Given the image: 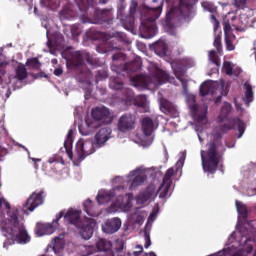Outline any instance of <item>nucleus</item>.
I'll return each mask as SVG.
<instances>
[{"label":"nucleus","instance_id":"nucleus-1","mask_svg":"<svg viewBox=\"0 0 256 256\" xmlns=\"http://www.w3.org/2000/svg\"><path fill=\"white\" fill-rule=\"evenodd\" d=\"M236 126H238L240 132L239 138H241L244 133V128L243 122L238 118L230 120L229 124H220L213 128L211 132L212 139L207 143L206 156L205 151H201V161L204 172L214 174L217 171L218 165L226 151L223 145V136Z\"/></svg>","mask_w":256,"mask_h":256},{"label":"nucleus","instance_id":"nucleus-2","mask_svg":"<svg viewBox=\"0 0 256 256\" xmlns=\"http://www.w3.org/2000/svg\"><path fill=\"white\" fill-rule=\"evenodd\" d=\"M163 2H159L157 6L148 7L140 25V33L143 39H151L157 34L156 20L162 14Z\"/></svg>","mask_w":256,"mask_h":256},{"label":"nucleus","instance_id":"nucleus-3","mask_svg":"<svg viewBox=\"0 0 256 256\" xmlns=\"http://www.w3.org/2000/svg\"><path fill=\"white\" fill-rule=\"evenodd\" d=\"M8 222L11 224V234L14 240L21 245H26L31 241V238L24 226L19 222V210L15 209L8 211Z\"/></svg>","mask_w":256,"mask_h":256},{"label":"nucleus","instance_id":"nucleus-4","mask_svg":"<svg viewBox=\"0 0 256 256\" xmlns=\"http://www.w3.org/2000/svg\"><path fill=\"white\" fill-rule=\"evenodd\" d=\"M113 244L110 240L99 238L94 245L84 246L82 251V256H91L96 252H102L101 254H96L95 256H115L112 251Z\"/></svg>","mask_w":256,"mask_h":256},{"label":"nucleus","instance_id":"nucleus-5","mask_svg":"<svg viewBox=\"0 0 256 256\" xmlns=\"http://www.w3.org/2000/svg\"><path fill=\"white\" fill-rule=\"evenodd\" d=\"M113 10L112 9H103V10H96L94 12L93 19L87 17L85 20H83V23H90V24H96L101 25L104 29L111 28L113 24Z\"/></svg>","mask_w":256,"mask_h":256},{"label":"nucleus","instance_id":"nucleus-6","mask_svg":"<svg viewBox=\"0 0 256 256\" xmlns=\"http://www.w3.org/2000/svg\"><path fill=\"white\" fill-rule=\"evenodd\" d=\"M86 62L93 67L98 66V59L91 56L89 53H82L81 51H76L72 53L70 59V66L74 69H83L85 67Z\"/></svg>","mask_w":256,"mask_h":256},{"label":"nucleus","instance_id":"nucleus-7","mask_svg":"<svg viewBox=\"0 0 256 256\" xmlns=\"http://www.w3.org/2000/svg\"><path fill=\"white\" fill-rule=\"evenodd\" d=\"M45 197L46 194L44 189H41L38 192H32L23 205L24 213H27V211L32 213V211H35L38 207L42 206L44 204Z\"/></svg>","mask_w":256,"mask_h":256},{"label":"nucleus","instance_id":"nucleus-8","mask_svg":"<svg viewBox=\"0 0 256 256\" xmlns=\"http://www.w3.org/2000/svg\"><path fill=\"white\" fill-rule=\"evenodd\" d=\"M96 148H98V146L95 144V142H84L83 140H79L75 148L78 160L83 161L86 159V157H89V155H93L96 152Z\"/></svg>","mask_w":256,"mask_h":256},{"label":"nucleus","instance_id":"nucleus-9","mask_svg":"<svg viewBox=\"0 0 256 256\" xmlns=\"http://www.w3.org/2000/svg\"><path fill=\"white\" fill-rule=\"evenodd\" d=\"M136 124L137 116L130 113H126L119 118L118 130L122 133H126L128 131H132L133 129H135Z\"/></svg>","mask_w":256,"mask_h":256},{"label":"nucleus","instance_id":"nucleus-10","mask_svg":"<svg viewBox=\"0 0 256 256\" xmlns=\"http://www.w3.org/2000/svg\"><path fill=\"white\" fill-rule=\"evenodd\" d=\"M141 69V61L140 59L133 60L129 63L124 64H114L112 66V70L115 71L118 75L121 73H127L128 75L131 73H135Z\"/></svg>","mask_w":256,"mask_h":256},{"label":"nucleus","instance_id":"nucleus-11","mask_svg":"<svg viewBox=\"0 0 256 256\" xmlns=\"http://www.w3.org/2000/svg\"><path fill=\"white\" fill-rule=\"evenodd\" d=\"M153 79L149 75L136 74L130 76V84L138 90H147L151 87Z\"/></svg>","mask_w":256,"mask_h":256},{"label":"nucleus","instance_id":"nucleus-12","mask_svg":"<svg viewBox=\"0 0 256 256\" xmlns=\"http://www.w3.org/2000/svg\"><path fill=\"white\" fill-rule=\"evenodd\" d=\"M63 215H64V211H60L59 214L57 215L56 220H54L53 223L37 225L36 234L39 236L53 234L56 231V229L59 227V220L63 217Z\"/></svg>","mask_w":256,"mask_h":256},{"label":"nucleus","instance_id":"nucleus-13","mask_svg":"<svg viewBox=\"0 0 256 256\" xmlns=\"http://www.w3.org/2000/svg\"><path fill=\"white\" fill-rule=\"evenodd\" d=\"M123 10L124 7L122 6L117 14V18L120 19L122 25L124 26V28L126 30H132L135 27V12L137 10L136 7H131L130 8V14L128 16H126L125 18L123 17Z\"/></svg>","mask_w":256,"mask_h":256},{"label":"nucleus","instance_id":"nucleus-14","mask_svg":"<svg viewBox=\"0 0 256 256\" xmlns=\"http://www.w3.org/2000/svg\"><path fill=\"white\" fill-rule=\"evenodd\" d=\"M82 211L80 210H74L69 209L67 213L63 215L66 222L69 224L74 225L76 228L83 227V224L85 223V219L81 218Z\"/></svg>","mask_w":256,"mask_h":256},{"label":"nucleus","instance_id":"nucleus-15","mask_svg":"<svg viewBox=\"0 0 256 256\" xmlns=\"http://www.w3.org/2000/svg\"><path fill=\"white\" fill-rule=\"evenodd\" d=\"M91 116L95 121H102L104 124H110L112 122L110 110L104 106L92 109Z\"/></svg>","mask_w":256,"mask_h":256},{"label":"nucleus","instance_id":"nucleus-16","mask_svg":"<svg viewBox=\"0 0 256 256\" xmlns=\"http://www.w3.org/2000/svg\"><path fill=\"white\" fill-rule=\"evenodd\" d=\"M96 226V222L94 219L84 218V223L82 227H78L80 229V235L84 240H90L94 234V228Z\"/></svg>","mask_w":256,"mask_h":256},{"label":"nucleus","instance_id":"nucleus-17","mask_svg":"<svg viewBox=\"0 0 256 256\" xmlns=\"http://www.w3.org/2000/svg\"><path fill=\"white\" fill-rule=\"evenodd\" d=\"M111 133V128H100L95 134L94 145L97 146V148H101L110 139Z\"/></svg>","mask_w":256,"mask_h":256},{"label":"nucleus","instance_id":"nucleus-18","mask_svg":"<svg viewBox=\"0 0 256 256\" xmlns=\"http://www.w3.org/2000/svg\"><path fill=\"white\" fill-rule=\"evenodd\" d=\"M122 222L118 217L106 220L102 225V231L106 234H114L121 228Z\"/></svg>","mask_w":256,"mask_h":256},{"label":"nucleus","instance_id":"nucleus-19","mask_svg":"<svg viewBox=\"0 0 256 256\" xmlns=\"http://www.w3.org/2000/svg\"><path fill=\"white\" fill-rule=\"evenodd\" d=\"M160 110L161 112H164V114L170 115L173 117H176L178 115L176 106L165 98H162L160 100Z\"/></svg>","mask_w":256,"mask_h":256},{"label":"nucleus","instance_id":"nucleus-20","mask_svg":"<svg viewBox=\"0 0 256 256\" xmlns=\"http://www.w3.org/2000/svg\"><path fill=\"white\" fill-rule=\"evenodd\" d=\"M138 173L139 172H137V171H132L128 175V178L134 177L131 182L130 190L137 189V187H141L147 180V175H145L143 173H141V174H138Z\"/></svg>","mask_w":256,"mask_h":256},{"label":"nucleus","instance_id":"nucleus-21","mask_svg":"<svg viewBox=\"0 0 256 256\" xmlns=\"http://www.w3.org/2000/svg\"><path fill=\"white\" fill-rule=\"evenodd\" d=\"M244 88V97L242 98L247 107L251 106L253 103L254 94H253V85L250 82L246 81L243 85Z\"/></svg>","mask_w":256,"mask_h":256},{"label":"nucleus","instance_id":"nucleus-22","mask_svg":"<svg viewBox=\"0 0 256 256\" xmlns=\"http://www.w3.org/2000/svg\"><path fill=\"white\" fill-rule=\"evenodd\" d=\"M177 11L178 10L176 8H171L168 12H166V17L161 21L162 26L168 29H173Z\"/></svg>","mask_w":256,"mask_h":256},{"label":"nucleus","instance_id":"nucleus-23","mask_svg":"<svg viewBox=\"0 0 256 256\" xmlns=\"http://www.w3.org/2000/svg\"><path fill=\"white\" fill-rule=\"evenodd\" d=\"M115 197V189H111L110 191H103L102 193H98L96 196V200L99 205H104L112 201Z\"/></svg>","mask_w":256,"mask_h":256},{"label":"nucleus","instance_id":"nucleus-24","mask_svg":"<svg viewBox=\"0 0 256 256\" xmlns=\"http://www.w3.org/2000/svg\"><path fill=\"white\" fill-rule=\"evenodd\" d=\"M141 124L144 135L147 137L152 136L153 132L155 131L154 121L150 117H145L142 119Z\"/></svg>","mask_w":256,"mask_h":256},{"label":"nucleus","instance_id":"nucleus-25","mask_svg":"<svg viewBox=\"0 0 256 256\" xmlns=\"http://www.w3.org/2000/svg\"><path fill=\"white\" fill-rule=\"evenodd\" d=\"M216 89L213 86V81L208 80L201 84L200 86V95L201 97H206L208 95L215 96Z\"/></svg>","mask_w":256,"mask_h":256},{"label":"nucleus","instance_id":"nucleus-26","mask_svg":"<svg viewBox=\"0 0 256 256\" xmlns=\"http://www.w3.org/2000/svg\"><path fill=\"white\" fill-rule=\"evenodd\" d=\"M150 47L153 48L155 54H157L158 56L163 57V56H166L167 54L168 45L163 40H159L155 42Z\"/></svg>","mask_w":256,"mask_h":256},{"label":"nucleus","instance_id":"nucleus-27","mask_svg":"<svg viewBox=\"0 0 256 256\" xmlns=\"http://www.w3.org/2000/svg\"><path fill=\"white\" fill-rule=\"evenodd\" d=\"M153 78L156 80L158 85H162L169 81L170 75L164 70H160V68H155V71L152 74Z\"/></svg>","mask_w":256,"mask_h":256},{"label":"nucleus","instance_id":"nucleus-28","mask_svg":"<svg viewBox=\"0 0 256 256\" xmlns=\"http://www.w3.org/2000/svg\"><path fill=\"white\" fill-rule=\"evenodd\" d=\"M29 76V72L26 68V65L24 64H19L16 68H15V78L18 81H24L28 78Z\"/></svg>","mask_w":256,"mask_h":256},{"label":"nucleus","instance_id":"nucleus-29","mask_svg":"<svg viewBox=\"0 0 256 256\" xmlns=\"http://www.w3.org/2000/svg\"><path fill=\"white\" fill-rule=\"evenodd\" d=\"M171 186H172V184H169L167 182H162V184L159 186V188L157 190L158 197L160 199H166V198L170 197V195H171V192H170Z\"/></svg>","mask_w":256,"mask_h":256},{"label":"nucleus","instance_id":"nucleus-30","mask_svg":"<svg viewBox=\"0 0 256 256\" xmlns=\"http://www.w3.org/2000/svg\"><path fill=\"white\" fill-rule=\"evenodd\" d=\"M85 37L90 41H99L104 38V33L96 30L95 28H90L86 31Z\"/></svg>","mask_w":256,"mask_h":256},{"label":"nucleus","instance_id":"nucleus-31","mask_svg":"<svg viewBox=\"0 0 256 256\" xmlns=\"http://www.w3.org/2000/svg\"><path fill=\"white\" fill-rule=\"evenodd\" d=\"M154 193V188L149 187L138 195L137 202L141 204L148 202L153 197Z\"/></svg>","mask_w":256,"mask_h":256},{"label":"nucleus","instance_id":"nucleus-32","mask_svg":"<svg viewBox=\"0 0 256 256\" xmlns=\"http://www.w3.org/2000/svg\"><path fill=\"white\" fill-rule=\"evenodd\" d=\"M72 144H73V130H69L67 134V138L64 143V147L69 159L71 160L73 159Z\"/></svg>","mask_w":256,"mask_h":256},{"label":"nucleus","instance_id":"nucleus-33","mask_svg":"<svg viewBox=\"0 0 256 256\" xmlns=\"http://www.w3.org/2000/svg\"><path fill=\"white\" fill-rule=\"evenodd\" d=\"M83 208H84L85 213L89 217H98V213H96V211L94 210L93 201L91 199H87L83 203Z\"/></svg>","mask_w":256,"mask_h":256},{"label":"nucleus","instance_id":"nucleus-34","mask_svg":"<svg viewBox=\"0 0 256 256\" xmlns=\"http://www.w3.org/2000/svg\"><path fill=\"white\" fill-rule=\"evenodd\" d=\"M81 12H86L90 7L94 6L93 0H74Z\"/></svg>","mask_w":256,"mask_h":256},{"label":"nucleus","instance_id":"nucleus-35","mask_svg":"<svg viewBox=\"0 0 256 256\" xmlns=\"http://www.w3.org/2000/svg\"><path fill=\"white\" fill-rule=\"evenodd\" d=\"M186 73V70H181V68H176L175 76L182 83V87L185 93H187L188 83L186 79L183 77Z\"/></svg>","mask_w":256,"mask_h":256},{"label":"nucleus","instance_id":"nucleus-36","mask_svg":"<svg viewBox=\"0 0 256 256\" xmlns=\"http://www.w3.org/2000/svg\"><path fill=\"white\" fill-rule=\"evenodd\" d=\"M231 111L232 105L230 103H224V106H222V110L220 111V115L218 117L220 122H224L228 118Z\"/></svg>","mask_w":256,"mask_h":256},{"label":"nucleus","instance_id":"nucleus-37","mask_svg":"<svg viewBox=\"0 0 256 256\" xmlns=\"http://www.w3.org/2000/svg\"><path fill=\"white\" fill-rule=\"evenodd\" d=\"M134 105H136L139 108L143 109V112H146L148 110V103H147V97L146 95H139L134 100Z\"/></svg>","mask_w":256,"mask_h":256},{"label":"nucleus","instance_id":"nucleus-38","mask_svg":"<svg viewBox=\"0 0 256 256\" xmlns=\"http://www.w3.org/2000/svg\"><path fill=\"white\" fill-rule=\"evenodd\" d=\"M109 86L112 90L120 91L123 89L124 83L119 77H112Z\"/></svg>","mask_w":256,"mask_h":256},{"label":"nucleus","instance_id":"nucleus-39","mask_svg":"<svg viewBox=\"0 0 256 256\" xmlns=\"http://www.w3.org/2000/svg\"><path fill=\"white\" fill-rule=\"evenodd\" d=\"M114 41H118L119 43H124V45H130L131 43L128 37L126 36V34L123 32H116L115 38L113 41H111V43H114Z\"/></svg>","mask_w":256,"mask_h":256},{"label":"nucleus","instance_id":"nucleus-40","mask_svg":"<svg viewBox=\"0 0 256 256\" xmlns=\"http://www.w3.org/2000/svg\"><path fill=\"white\" fill-rule=\"evenodd\" d=\"M198 1L199 0H180V6L189 12L193 10Z\"/></svg>","mask_w":256,"mask_h":256},{"label":"nucleus","instance_id":"nucleus-41","mask_svg":"<svg viewBox=\"0 0 256 256\" xmlns=\"http://www.w3.org/2000/svg\"><path fill=\"white\" fill-rule=\"evenodd\" d=\"M213 46L216 48L218 54L223 52L222 36L221 33L217 34L213 41Z\"/></svg>","mask_w":256,"mask_h":256},{"label":"nucleus","instance_id":"nucleus-42","mask_svg":"<svg viewBox=\"0 0 256 256\" xmlns=\"http://www.w3.org/2000/svg\"><path fill=\"white\" fill-rule=\"evenodd\" d=\"M25 66H28L34 70H39L41 68V63L38 58H30L27 60Z\"/></svg>","mask_w":256,"mask_h":256},{"label":"nucleus","instance_id":"nucleus-43","mask_svg":"<svg viewBox=\"0 0 256 256\" xmlns=\"http://www.w3.org/2000/svg\"><path fill=\"white\" fill-rule=\"evenodd\" d=\"M201 6H202V8H203L205 11H207V12H209V13H216V12H217V7H216L215 4L212 3V2L203 1V2L201 3Z\"/></svg>","mask_w":256,"mask_h":256},{"label":"nucleus","instance_id":"nucleus-44","mask_svg":"<svg viewBox=\"0 0 256 256\" xmlns=\"http://www.w3.org/2000/svg\"><path fill=\"white\" fill-rule=\"evenodd\" d=\"M70 33H71V38L75 40L77 37H79L82 33L81 27H79V24H73L70 27Z\"/></svg>","mask_w":256,"mask_h":256},{"label":"nucleus","instance_id":"nucleus-45","mask_svg":"<svg viewBox=\"0 0 256 256\" xmlns=\"http://www.w3.org/2000/svg\"><path fill=\"white\" fill-rule=\"evenodd\" d=\"M109 77L107 70H98L95 75V82L98 84L101 81L106 80Z\"/></svg>","mask_w":256,"mask_h":256},{"label":"nucleus","instance_id":"nucleus-46","mask_svg":"<svg viewBox=\"0 0 256 256\" xmlns=\"http://www.w3.org/2000/svg\"><path fill=\"white\" fill-rule=\"evenodd\" d=\"M208 57H209V60H210L213 64H215L217 67H219V66L221 65L220 59H219V57H218V55H217V53H216L215 50L209 51Z\"/></svg>","mask_w":256,"mask_h":256},{"label":"nucleus","instance_id":"nucleus-47","mask_svg":"<svg viewBox=\"0 0 256 256\" xmlns=\"http://www.w3.org/2000/svg\"><path fill=\"white\" fill-rule=\"evenodd\" d=\"M175 174V170L173 168H170L166 171V175H164V179H162V182L169 183L172 185V177Z\"/></svg>","mask_w":256,"mask_h":256},{"label":"nucleus","instance_id":"nucleus-48","mask_svg":"<svg viewBox=\"0 0 256 256\" xmlns=\"http://www.w3.org/2000/svg\"><path fill=\"white\" fill-rule=\"evenodd\" d=\"M64 248V240L61 239L60 237H56L54 239V246L53 249L55 250V252L60 251Z\"/></svg>","mask_w":256,"mask_h":256},{"label":"nucleus","instance_id":"nucleus-49","mask_svg":"<svg viewBox=\"0 0 256 256\" xmlns=\"http://www.w3.org/2000/svg\"><path fill=\"white\" fill-rule=\"evenodd\" d=\"M224 43H226V49L228 51L235 50V45L233 44V39L231 36L229 35L224 36Z\"/></svg>","mask_w":256,"mask_h":256},{"label":"nucleus","instance_id":"nucleus-50","mask_svg":"<svg viewBox=\"0 0 256 256\" xmlns=\"http://www.w3.org/2000/svg\"><path fill=\"white\" fill-rule=\"evenodd\" d=\"M236 208L240 215H247L248 211L246 205H244L242 202L236 200Z\"/></svg>","mask_w":256,"mask_h":256},{"label":"nucleus","instance_id":"nucleus-51","mask_svg":"<svg viewBox=\"0 0 256 256\" xmlns=\"http://www.w3.org/2000/svg\"><path fill=\"white\" fill-rule=\"evenodd\" d=\"M222 69L224 70V73H226L228 76L233 75V67L231 62H224Z\"/></svg>","mask_w":256,"mask_h":256},{"label":"nucleus","instance_id":"nucleus-52","mask_svg":"<svg viewBox=\"0 0 256 256\" xmlns=\"http://www.w3.org/2000/svg\"><path fill=\"white\" fill-rule=\"evenodd\" d=\"M115 250H116V253H117V256H124L125 253H124V242H118L117 243V246L115 247Z\"/></svg>","mask_w":256,"mask_h":256},{"label":"nucleus","instance_id":"nucleus-53","mask_svg":"<svg viewBox=\"0 0 256 256\" xmlns=\"http://www.w3.org/2000/svg\"><path fill=\"white\" fill-rule=\"evenodd\" d=\"M246 1H247V0H235V6H236L238 9H244L245 6H246Z\"/></svg>","mask_w":256,"mask_h":256},{"label":"nucleus","instance_id":"nucleus-54","mask_svg":"<svg viewBox=\"0 0 256 256\" xmlns=\"http://www.w3.org/2000/svg\"><path fill=\"white\" fill-rule=\"evenodd\" d=\"M193 102L194 104L190 105L189 108L193 114H197L199 111V107H198V104L195 103V98H193Z\"/></svg>","mask_w":256,"mask_h":256},{"label":"nucleus","instance_id":"nucleus-55","mask_svg":"<svg viewBox=\"0 0 256 256\" xmlns=\"http://www.w3.org/2000/svg\"><path fill=\"white\" fill-rule=\"evenodd\" d=\"M210 18L214 21V31H217L220 26L219 20L214 14H211Z\"/></svg>","mask_w":256,"mask_h":256},{"label":"nucleus","instance_id":"nucleus-56","mask_svg":"<svg viewBox=\"0 0 256 256\" xmlns=\"http://www.w3.org/2000/svg\"><path fill=\"white\" fill-rule=\"evenodd\" d=\"M112 59L114 61H119V60L124 61L125 60V55L123 53H117V54L112 56Z\"/></svg>","mask_w":256,"mask_h":256},{"label":"nucleus","instance_id":"nucleus-57","mask_svg":"<svg viewBox=\"0 0 256 256\" xmlns=\"http://www.w3.org/2000/svg\"><path fill=\"white\" fill-rule=\"evenodd\" d=\"M136 248L139 249V250L138 251H134L133 255L134 256H140L143 253L144 248H143L142 245H137Z\"/></svg>","mask_w":256,"mask_h":256},{"label":"nucleus","instance_id":"nucleus-58","mask_svg":"<svg viewBox=\"0 0 256 256\" xmlns=\"http://www.w3.org/2000/svg\"><path fill=\"white\" fill-rule=\"evenodd\" d=\"M231 31L230 23L224 22V35L228 36L227 34Z\"/></svg>","mask_w":256,"mask_h":256},{"label":"nucleus","instance_id":"nucleus-59","mask_svg":"<svg viewBox=\"0 0 256 256\" xmlns=\"http://www.w3.org/2000/svg\"><path fill=\"white\" fill-rule=\"evenodd\" d=\"M145 240H146V242H145V244H144V247H145L146 249H148V248L151 246V239H150V237H148L147 234H145Z\"/></svg>","mask_w":256,"mask_h":256},{"label":"nucleus","instance_id":"nucleus-60","mask_svg":"<svg viewBox=\"0 0 256 256\" xmlns=\"http://www.w3.org/2000/svg\"><path fill=\"white\" fill-rule=\"evenodd\" d=\"M62 74H63L62 68H56V70H54L55 76L60 77Z\"/></svg>","mask_w":256,"mask_h":256},{"label":"nucleus","instance_id":"nucleus-61","mask_svg":"<svg viewBox=\"0 0 256 256\" xmlns=\"http://www.w3.org/2000/svg\"><path fill=\"white\" fill-rule=\"evenodd\" d=\"M48 163L53 164V163H59V160L56 158V156L50 157L48 159Z\"/></svg>","mask_w":256,"mask_h":256},{"label":"nucleus","instance_id":"nucleus-62","mask_svg":"<svg viewBox=\"0 0 256 256\" xmlns=\"http://www.w3.org/2000/svg\"><path fill=\"white\" fill-rule=\"evenodd\" d=\"M241 74V70H240V68H235V70H234V68H233V75L234 76H239Z\"/></svg>","mask_w":256,"mask_h":256},{"label":"nucleus","instance_id":"nucleus-63","mask_svg":"<svg viewBox=\"0 0 256 256\" xmlns=\"http://www.w3.org/2000/svg\"><path fill=\"white\" fill-rule=\"evenodd\" d=\"M111 48H112V50H115V49L121 50L122 49V47L120 45H114V44L111 46Z\"/></svg>","mask_w":256,"mask_h":256},{"label":"nucleus","instance_id":"nucleus-64","mask_svg":"<svg viewBox=\"0 0 256 256\" xmlns=\"http://www.w3.org/2000/svg\"><path fill=\"white\" fill-rule=\"evenodd\" d=\"M5 74H6V70H4V68L0 66V79H1V76H4Z\"/></svg>","mask_w":256,"mask_h":256}]
</instances>
